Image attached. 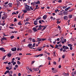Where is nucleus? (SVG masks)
I'll return each mask as SVG.
<instances>
[{
  "mask_svg": "<svg viewBox=\"0 0 76 76\" xmlns=\"http://www.w3.org/2000/svg\"><path fill=\"white\" fill-rule=\"evenodd\" d=\"M21 21H19L18 23V25H22V24H21Z\"/></svg>",
  "mask_w": 76,
  "mask_h": 76,
  "instance_id": "473e14b6",
  "label": "nucleus"
},
{
  "mask_svg": "<svg viewBox=\"0 0 76 76\" xmlns=\"http://www.w3.org/2000/svg\"><path fill=\"white\" fill-rule=\"evenodd\" d=\"M59 20V19L57 20V22H56L57 24H59V23H60V22H61V21H60Z\"/></svg>",
  "mask_w": 76,
  "mask_h": 76,
  "instance_id": "f8f14e48",
  "label": "nucleus"
},
{
  "mask_svg": "<svg viewBox=\"0 0 76 76\" xmlns=\"http://www.w3.org/2000/svg\"><path fill=\"white\" fill-rule=\"evenodd\" d=\"M7 18V15H5L3 17H2V19L4 20V19H6Z\"/></svg>",
  "mask_w": 76,
  "mask_h": 76,
  "instance_id": "f03ea898",
  "label": "nucleus"
},
{
  "mask_svg": "<svg viewBox=\"0 0 76 76\" xmlns=\"http://www.w3.org/2000/svg\"><path fill=\"white\" fill-rule=\"evenodd\" d=\"M33 70H34V71H37V69L33 68Z\"/></svg>",
  "mask_w": 76,
  "mask_h": 76,
  "instance_id": "0e129e2a",
  "label": "nucleus"
},
{
  "mask_svg": "<svg viewBox=\"0 0 76 76\" xmlns=\"http://www.w3.org/2000/svg\"><path fill=\"white\" fill-rule=\"evenodd\" d=\"M31 5L32 6H35V2H32L31 3Z\"/></svg>",
  "mask_w": 76,
  "mask_h": 76,
  "instance_id": "a878e982",
  "label": "nucleus"
},
{
  "mask_svg": "<svg viewBox=\"0 0 76 76\" xmlns=\"http://www.w3.org/2000/svg\"><path fill=\"white\" fill-rule=\"evenodd\" d=\"M64 39V38H63V37H62L61 38V41H63Z\"/></svg>",
  "mask_w": 76,
  "mask_h": 76,
  "instance_id": "864d4df0",
  "label": "nucleus"
},
{
  "mask_svg": "<svg viewBox=\"0 0 76 76\" xmlns=\"http://www.w3.org/2000/svg\"><path fill=\"white\" fill-rule=\"evenodd\" d=\"M70 9V7H69L66 8L65 9V11H67V10H69V9Z\"/></svg>",
  "mask_w": 76,
  "mask_h": 76,
  "instance_id": "412c9836",
  "label": "nucleus"
},
{
  "mask_svg": "<svg viewBox=\"0 0 76 76\" xmlns=\"http://www.w3.org/2000/svg\"><path fill=\"white\" fill-rule=\"evenodd\" d=\"M47 27V26H45L44 28H43V29L42 30V31H44V29H46Z\"/></svg>",
  "mask_w": 76,
  "mask_h": 76,
  "instance_id": "b1692460",
  "label": "nucleus"
},
{
  "mask_svg": "<svg viewBox=\"0 0 76 76\" xmlns=\"http://www.w3.org/2000/svg\"><path fill=\"white\" fill-rule=\"evenodd\" d=\"M42 21L41 20H39V23H40L41 24H42V23L41 22Z\"/></svg>",
  "mask_w": 76,
  "mask_h": 76,
  "instance_id": "e2e57ef3",
  "label": "nucleus"
},
{
  "mask_svg": "<svg viewBox=\"0 0 76 76\" xmlns=\"http://www.w3.org/2000/svg\"><path fill=\"white\" fill-rule=\"evenodd\" d=\"M58 3H61L62 1L61 0H59L58 1Z\"/></svg>",
  "mask_w": 76,
  "mask_h": 76,
  "instance_id": "3c124183",
  "label": "nucleus"
},
{
  "mask_svg": "<svg viewBox=\"0 0 76 76\" xmlns=\"http://www.w3.org/2000/svg\"><path fill=\"white\" fill-rule=\"evenodd\" d=\"M12 15H16V13L15 12H13L12 13Z\"/></svg>",
  "mask_w": 76,
  "mask_h": 76,
  "instance_id": "69168bd1",
  "label": "nucleus"
},
{
  "mask_svg": "<svg viewBox=\"0 0 76 76\" xmlns=\"http://www.w3.org/2000/svg\"><path fill=\"white\" fill-rule=\"evenodd\" d=\"M58 28H59V30H60V29H61V27L59 26H58Z\"/></svg>",
  "mask_w": 76,
  "mask_h": 76,
  "instance_id": "49530a36",
  "label": "nucleus"
},
{
  "mask_svg": "<svg viewBox=\"0 0 76 76\" xmlns=\"http://www.w3.org/2000/svg\"><path fill=\"white\" fill-rule=\"evenodd\" d=\"M41 19V17L37 19H36V20H39Z\"/></svg>",
  "mask_w": 76,
  "mask_h": 76,
  "instance_id": "052dcab7",
  "label": "nucleus"
},
{
  "mask_svg": "<svg viewBox=\"0 0 76 76\" xmlns=\"http://www.w3.org/2000/svg\"><path fill=\"white\" fill-rule=\"evenodd\" d=\"M6 69H7V70H11V69H12V68H9V67L6 66Z\"/></svg>",
  "mask_w": 76,
  "mask_h": 76,
  "instance_id": "f3484780",
  "label": "nucleus"
},
{
  "mask_svg": "<svg viewBox=\"0 0 76 76\" xmlns=\"http://www.w3.org/2000/svg\"><path fill=\"white\" fill-rule=\"evenodd\" d=\"M24 15H25V14H23L21 17V19H22L23 18H24Z\"/></svg>",
  "mask_w": 76,
  "mask_h": 76,
  "instance_id": "c85d7f7f",
  "label": "nucleus"
},
{
  "mask_svg": "<svg viewBox=\"0 0 76 76\" xmlns=\"http://www.w3.org/2000/svg\"><path fill=\"white\" fill-rule=\"evenodd\" d=\"M41 39V41H42H42H45V39Z\"/></svg>",
  "mask_w": 76,
  "mask_h": 76,
  "instance_id": "bf43d9fd",
  "label": "nucleus"
},
{
  "mask_svg": "<svg viewBox=\"0 0 76 76\" xmlns=\"http://www.w3.org/2000/svg\"><path fill=\"white\" fill-rule=\"evenodd\" d=\"M1 25L2 26H4V25H5V23H4V22H3V23H2Z\"/></svg>",
  "mask_w": 76,
  "mask_h": 76,
  "instance_id": "6e6d98bb",
  "label": "nucleus"
},
{
  "mask_svg": "<svg viewBox=\"0 0 76 76\" xmlns=\"http://www.w3.org/2000/svg\"><path fill=\"white\" fill-rule=\"evenodd\" d=\"M28 24L30 25L31 23H29V22H26L25 23V25H28Z\"/></svg>",
  "mask_w": 76,
  "mask_h": 76,
  "instance_id": "bb28decb",
  "label": "nucleus"
},
{
  "mask_svg": "<svg viewBox=\"0 0 76 76\" xmlns=\"http://www.w3.org/2000/svg\"><path fill=\"white\" fill-rule=\"evenodd\" d=\"M35 44H36L35 43H34L33 44V45H32V47H35Z\"/></svg>",
  "mask_w": 76,
  "mask_h": 76,
  "instance_id": "c03bdc74",
  "label": "nucleus"
},
{
  "mask_svg": "<svg viewBox=\"0 0 76 76\" xmlns=\"http://www.w3.org/2000/svg\"><path fill=\"white\" fill-rule=\"evenodd\" d=\"M37 41L38 42H39L40 41H41V39H40L39 38H37Z\"/></svg>",
  "mask_w": 76,
  "mask_h": 76,
  "instance_id": "4be33fe9",
  "label": "nucleus"
},
{
  "mask_svg": "<svg viewBox=\"0 0 76 76\" xmlns=\"http://www.w3.org/2000/svg\"><path fill=\"white\" fill-rule=\"evenodd\" d=\"M9 28H10V29H14V28L12 27H9Z\"/></svg>",
  "mask_w": 76,
  "mask_h": 76,
  "instance_id": "13d9d810",
  "label": "nucleus"
},
{
  "mask_svg": "<svg viewBox=\"0 0 76 76\" xmlns=\"http://www.w3.org/2000/svg\"><path fill=\"white\" fill-rule=\"evenodd\" d=\"M17 4L18 6L19 4H20V2L19 1H17Z\"/></svg>",
  "mask_w": 76,
  "mask_h": 76,
  "instance_id": "aec40b11",
  "label": "nucleus"
},
{
  "mask_svg": "<svg viewBox=\"0 0 76 76\" xmlns=\"http://www.w3.org/2000/svg\"><path fill=\"white\" fill-rule=\"evenodd\" d=\"M67 12H64V15H66Z\"/></svg>",
  "mask_w": 76,
  "mask_h": 76,
  "instance_id": "8fccbe9b",
  "label": "nucleus"
},
{
  "mask_svg": "<svg viewBox=\"0 0 76 76\" xmlns=\"http://www.w3.org/2000/svg\"><path fill=\"white\" fill-rule=\"evenodd\" d=\"M36 4H40V2H39V1H38L36 2L35 3Z\"/></svg>",
  "mask_w": 76,
  "mask_h": 76,
  "instance_id": "cd10ccee",
  "label": "nucleus"
},
{
  "mask_svg": "<svg viewBox=\"0 0 76 76\" xmlns=\"http://www.w3.org/2000/svg\"><path fill=\"white\" fill-rule=\"evenodd\" d=\"M23 13H26V12H28V10H25V9L24 10H23Z\"/></svg>",
  "mask_w": 76,
  "mask_h": 76,
  "instance_id": "2f4dec72",
  "label": "nucleus"
},
{
  "mask_svg": "<svg viewBox=\"0 0 76 76\" xmlns=\"http://www.w3.org/2000/svg\"><path fill=\"white\" fill-rule=\"evenodd\" d=\"M43 56V54H41L39 55V57H41Z\"/></svg>",
  "mask_w": 76,
  "mask_h": 76,
  "instance_id": "37998d69",
  "label": "nucleus"
},
{
  "mask_svg": "<svg viewBox=\"0 0 76 76\" xmlns=\"http://www.w3.org/2000/svg\"><path fill=\"white\" fill-rule=\"evenodd\" d=\"M61 42L62 44H64V42L63 41V40H61Z\"/></svg>",
  "mask_w": 76,
  "mask_h": 76,
  "instance_id": "5fc2aeb1",
  "label": "nucleus"
},
{
  "mask_svg": "<svg viewBox=\"0 0 76 76\" xmlns=\"http://www.w3.org/2000/svg\"><path fill=\"white\" fill-rule=\"evenodd\" d=\"M29 20V18H27V19H26V21H27V22H28Z\"/></svg>",
  "mask_w": 76,
  "mask_h": 76,
  "instance_id": "680f3d73",
  "label": "nucleus"
},
{
  "mask_svg": "<svg viewBox=\"0 0 76 76\" xmlns=\"http://www.w3.org/2000/svg\"><path fill=\"white\" fill-rule=\"evenodd\" d=\"M17 63L18 64H20V62L19 61H17Z\"/></svg>",
  "mask_w": 76,
  "mask_h": 76,
  "instance_id": "09e8293b",
  "label": "nucleus"
},
{
  "mask_svg": "<svg viewBox=\"0 0 76 76\" xmlns=\"http://www.w3.org/2000/svg\"><path fill=\"white\" fill-rule=\"evenodd\" d=\"M14 37H15L14 36H12L10 37V38H11V39H13V38H14Z\"/></svg>",
  "mask_w": 76,
  "mask_h": 76,
  "instance_id": "a18cd8bd",
  "label": "nucleus"
},
{
  "mask_svg": "<svg viewBox=\"0 0 76 76\" xmlns=\"http://www.w3.org/2000/svg\"><path fill=\"white\" fill-rule=\"evenodd\" d=\"M0 50L1 51H3V52H5L6 51V50H4V48H0Z\"/></svg>",
  "mask_w": 76,
  "mask_h": 76,
  "instance_id": "0eeeda50",
  "label": "nucleus"
},
{
  "mask_svg": "<svg viewBox=\"0 0 76 76\" xmlns=\"http://www.w3.org/2000/svg\"><path fill=\"white\" fill-rule=\"evenodd\" d=\"M39 8V7H38V5H36V8H35V9L36 10L37 9H38Z\"/></svg>",
  "mask_w": 76,
  "mask_h": 76,
  "instance_id": "6ab92c4d",
  "label": "nucleus"
},
{
  "mask_svg": "<svg viewBox=\"0 0 76 76\" xmlns=\"http://www.w3.org/2000/svg\"><path fill=\"white\" fill-rule=\"evenodd\" d=\"M32 47V44H29L28 45V47Z\"/></svg>",
  "mask_w": 76,
  "mask_h": 76,
  "instance_id": "dca6fc26",
  "label": "nucleus"
},
{
  "mask_svg": "<svg viewBox=\"0 0 76 76\" xmlns=\"http://www.w3.org/2000/svg\"><path fill=\"white\" fill-rule=\"evenodd\" d=\"M58 15H60V16H63V15L62 12L59 13L58 14Z\"/></svg>",
  "mask_w": 76,
  "mask_h": 76,
  "instance_id": "72a5a7b5",
  "label": "nucleus"
},
{
  "mask_svg": "<svg viewBox=\"0 0 76 76\" xmlns=\"http://www.w3.org/2000/svg\"><path fill=\"white\" fill-rule=\"evenodd\" d=\"M32 41L33 42H36V40H35V39H33L32 40Z\"/></svg>",
  "mask_w": 76,
  "mask_h": 76,
  "instance_id": "7c9ffc66",
  "label": "nucleus"
},
{
  "mask_svg": "<svg viewBox=\"0 0 76 76\" xmlns=\"http://www.w3.org/2000/svg\"><path fill=\"white\" fill-rule=\"evenodd\" d=\"M63 48L64 49H65L66 50H67L69 49V48L67 47V46H66L64 45L63 47Z\"/></svg>",
  "mask_w": 76,
  "mask_h": 76,
  "instance_id": "6e6552de",
  "label": "nucleus"
},
{
  "mask_svg": "<svg viewBox=\"0 0 76 76\" xmlns=\"http://www.w3.org/2000/svg\"><path fill=\"white\" fill-rule=\"evenodd\" d=\"M63 75L65 76H68L69 75L68 73L66 74L65 73H64L63 74Z\"/></svg>",
  "mask_w": 76,
  "mask_h": 76,
  "instance_id": "a211bd4d",
  "label": "nucleus"
},
{
  "mask_svg": "<svg viewBox=\"0 0 76 76\" xmlns=\"http://www.w3.org/2000/svg\"><path fill=\"white\" fill-rule=\"evenodd\" d=\"M58 45H56L55 48H58Z\"/></svg>",
  "mask_w": 76,
  "mask_h": 76,
  "instance_id": "4d7b16f0",
  "label": "nucleus"
},
{
  "mask_svg": "<svg viewBox=\"0 0 76 76\" xmlns=\"http://www.w3.org/2000/svg\"><path fill=\"white\" fill-rule=\"evenodd\" d=\"M73 9H72L70 10H69V12H72V11H73Z\"/></svg>",
  "mask_w": 76,
  "mask_h": 76,
  "instance_id": "e433bc0d",
  "label": "nucleus"
},
{
  "mask_svg": "<svg viewBox=\"0 0 76 76\" xmlns=\"http://www.w3.org/2000/svg\"><path fill=\"white\" fill-rule=\"evenodd\" d=\"M30 9L31 10H34V8H32V6H31L30 7Z\"/></svg>",
  "mask_w": 76,
  "mask_h": 76,
  "instance_id": "a19ab883",
  "label": "nucleus"
},
{
  "mask_svg": "<svg viewBox=\"0 0 76 76\" xmlns=\"http://www.w3.org/2000/svg\"><path fill=\"white\" fill-rule=\"evenodd\" d=\"M47 18V15H44L43 17V19H44V20H46V19Z\"/></svg>",
  "mask_w": 76,
  "mask_h": 76,
  "instance_id": "423d86ee",
  "label": "nucleus"
},
{
  "mask_svg": "<svg viewBox=\"0 0 76 76\" xmlns=\"http://www.w3.org/2000/svg\"><path fill=\"white\" fill-rule=\"evenodd\" d=\"M32 38L31 37H30L28 38V40H29L30 41H32Z\"/></svg>",
  "mask_w": 76,
  "mask_h": 76,
  "instance_id": "ea45409f",
  "label": "nucleus"
},
{
  "mask_svg": "<svg viewBox=\"0 0 76 76\" xmlns=\"http://www.w3.org/2000/svg\"><path fill=\"white\" fill-rule=\"evenodd\" d=\"M67 45L68 46H69V47H72V46H73L71 44H68Z\"/></svg>",
  "mask_w": 76,
  "mask_h": 76,
  "instance_id": "f704fd0d",
  "label": "nucleus"
},
{
  "mask_svg": "<svg viewBox=\"0 0 76 76\" xmlns=\"http://www.w3.org/2000/svg\"><path fill=\"white\" fill-rule=\"evenodd\" d=\"M53 64H54L55 65H56V64H57V63H56V62L55 61H54L53 62Z\"/></svg>",
  "mask_w": 76,
  "mask_h": 76,
  "instance_id": "603ef678",
  "label": "nucleus"
},
{
  "mask_svg": "<svg viewBox=\"0 0 76 76\" xmlns=\"http://www.w3.org/2000/svg\"><path fill=\"white\" fill-rule=\"evenodd\" d=\"M16 48L15 47L14 48H12L11 49V50L12 51H16Z\"/></svg>",
  "mask_w": 76,
  "mask_h": 76,
  "instance_id": "20e7f679",
  "label": "nucleus"
},
{
  "mask_svg": "<svg viewBox=\"0 0 76 76\" xmlns=\"http://www.w3.org/2000/svg\"><path fill=\"white\" fill-rule=\"evenodd\" d=\"M68 18L69 19H71V18H73V15H70L68 16Z\"/></svg>",
  "mask_w": 76,
  "mask_h": 76,
  "instance_id": "2eb2a0df",
  "label": "nucleus"
},
{
  "mask_svg": "<svg viewBox=\"0 0 76 76\" xmlns=\"http://www.w3.org/2000/svg\"><path fill=\"white\" fill-rule=\"evenodd\" d=\"M18 76H21V74H20V73H18Z\"/></svg>",
  "mask_w": 76,
  "mask_h": 76,
  "instance_id": "774afa93",
  "label": "nucleus"
},
{
  "mask_svg": "<svg viewBox=\"0 0 76 76\" xmlns=\"http://www.w3.org/2000/svg\"><path fill=\"white\" fill-rule=\"evenodd\" d=\"M3 13V12H0V18H1V13Z\"/></svg>",
  "mask_w": 76,
  "mask_h": 76,
  "instance_id": "4c0bfd02",
  "label": "nucleus"
},
{
  "mask_svg": "<svg viewBox=\"0 0 76 76\" xmlns=\"http://www.w3.org/2000/svg\"><path fill=\"white\" fill-rule=\"evenodd\" d=\"M12 4H13L12 3H10L8 4V5L9 6V7H12Z\"/></svg>",
  "mask_w": 76,
  "mask_h": 76,
  "instance_id": "ddd939ff",
  "label": "nucleus"
},
{
  "mask_svg": "<svg viewBox=\"0 0 76 76\" xmlns=\"http://www.w3.org/2000/svg\"><path fill=\"white\" fill-rule=\"evenodd\" d=\"M52 72H53V73H57V70H54L53 71H52Z\"/></svg>",
  "mask_w": 76,
  "mask_h": 76,
  "instance_id": "393cba45",
  "label": "nucleus"
},
{
  "mask_svg": "<svg viewBox=\"0 0 76 76\" xmlns=\"http://www.w3.org/2000/svg\"><path fill=\"white\" fill-rule=\"evenodd\" d=\"M41 28H42V26L40 24L39 27V28L37 29V30H41L42 29Z\"/></svg>",
  "mask_w": 76,
  "mask_h": 76,
  "instance_id": "9d476101",
  "label": "nucleus"
},
{
  "mask_svg": "<svg viewBox=\"0 0 76 76\" xmlns=\"http://www.w3.org/2000/svg\"><path fill=\"white\" fill-rule=\"evenodd\" d=\"M42 47H38L37 48V50L39 51H41L42 50Z\"/></svg>",
  "mask_w": 76,
  "mask_h": 76,
  "instance_id": "7ed1b4c3",
  "label": "nucleus"
},
{
  "mask_svg": "<svg viewBox=\"0 0 76 76\" xmlns=\"http://www.w3.org/2000/svg\"><path fill=\"white\" fill-rule=\"evenodd\" d=\"M3 63L4 64H7V63H8V62H4Z\"/></svg>",
  "mask_w": 76,
  "mask_h": 76,
  "instance_id": "338daca9",
  "label": "nucleus"
},
{
  "mask_svg": "<svg viewBox=\"0 0 76 76\" xmlns=\"http://www.w3.org/2000/svg\"><path fill=\"white\" fill-rule=\"evenodd\" d=\"M25 9L26 10H27L28 11H30L31 10L30 9V7L29 6L27 5L26 4L25 5Z\"/></svg>",
  "mask_w": 76,
  "mask_h": 76,
  "instance_id": "f257e3e1",
  "label": "nucleus"
},
{
  "mask_svg": "<svg viewBox=\"0 0 76 76\" xmlns=\"http://www.w3.org/2000/svg\"><path fill=\"white\" fill-rule=\"evenodd\" d=\"M12 66L13 65L11 64L10 65H8V66L9 67H10V68H11V69H12Z\"/></svg>",
  "mask_w": 76,
  "mask_h": 76,
  "instance_id": "c756f323",
  "label": "nucleus"
},
{
  "mask_svg": "<svg viewBox=\"0 0 76 76\" xmlns=\"http://www.w3.org/2000/svg\"><path fill=\"white\" fill-rule=\"evenodd\" d=\"M7 56L8 57H10L12 56V53H8L7 54Z\"/></svg>",
  "mask_w": 76,
  "mask_h": 76,
  "instance_id": "9b49d317",
  "label": "nucleus"
},
{
  "mask_svg": "<svg viewBox=\"0 0 76 76\" xmlns=\"http://www.w3.org/2000/svg\"><path fill=\"white\" fill-rule=\"evenodd\" d=\"M9 72H10L9 71L7 70L6 72H5L4 74V75H6V74H7V73H9Z\"/></svg>",
  "mask_w": 76,
  "mask_h": 76,
  "instance_id": "5701e85b",
  "label": "nucleus"
},
{
  "mask_svg": "<svg viewBox=\"0 0 76 76\" xmlns=\"http://www.w3.org/2000/svg\"><path fill=\"white\" fill-rule=\"evenodd\" d=\"M6 56H7V55H6L3 56L2 58V60H4V59H5V58L6 57Z\"/></svg>",
  "mask_w": 76,
  "mask_h": 76,
  "instance_id": "58836bf2",
  "label": "nucleus"
},
{
  "mask_svg": "<svg viewBox=\"0 0 76 76\" xmlns=\"http://www.w3.org/2000/svg\"><path fill=\"white\" fill-rule=\"evenodd\" d=\"M64 19L66 20H68V17L67 16H64Z\"/></svg>",
  "mask_w": 76,
  "mask_h": 76,
  "instance_id": "39448f33",
  "label": "nucleus"
},
{
  "mask_svg": "<svg viewBox=\"0 0 76 76\" xmlns=\"http://www.w3.org/2000/svg\"><path fill=\"white\" fill-rule=\"evenodd\" d=\"M34 62H35V61H32L31 62V64H34Z\"/></svg>",
  "mask_w": 76,
  "mask_h": 76,
  "instance_id": "de8ad7c7",
  "label": "nucleus"
},
{
  "mask_svg": "<svg viewBox=\"0 0 76 76\" xmlns=\"http://www.w3.org/2000/svg\"><path fill=\"white\" fill-rule=\"evenodd\" d=\"M38 20H36L34 22V24L35 25H38Z\"/></svg>",
  "mask_w": 76,
  "mask_h": 76,
  "instance_id": "1a4fd4ad",
  "label": "nucleus"
},
{
  "mask_svg": "<svg viewBox=\"0 0 76 76\" xmlns=\"http://www.w3.org/2000/svg\"><path fill=\"white\" fill-rule=\"evenodd\" d=\"M33 30L34 31V32H36V31H37V29L35 27H34L33 28Z\"/></svg>",
  "mask_w": 76,
  "mask_h": 76,
  "instance_id": "4468645a",
  "label": "nucleus"
},
{
  "mask_svg": "<svg viewBox=\"0 0 76 76\" xmlns=\"http://www.w3.org/2000/svg\"><path fill=\"white\" fill-rule=\"evenodd\" d=\"M28 33H31L32 32V30H29L28 31Z\"/></svg>",
  "mask_w": 76,
  "mask_h": 76,
  "instance_id": "c9c22d12",
  "label": "nucleus"
},
{
  "mask_svg": "<svg viewBox=\"0 0 76 76\" xmlns=\"http://www.w3.org/2000/svg\"><path fill=\"white\" fill-rule=\"evenodd\" d=\"M4 38H2V40H6V39H7L6 38H4Z\"/></svg>",
  "mask_w": 76,
  "mask_h": 76,
  "instance_id": "79ce46f5",
  "label": "nucleus"
}]
</instances>
